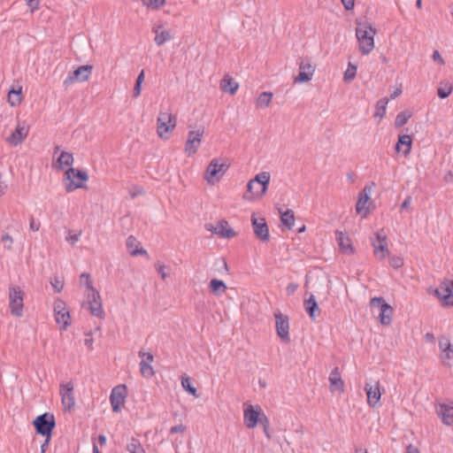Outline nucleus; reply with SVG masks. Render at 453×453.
<instances>
[{
  "label": "nucleus",
  "instance_id": "f257e3e1",
  "mask_svg": "<svg viewBox=\"0 0 453 453\" xmlns=\"http://www.w3.org/2000/svg\"><path fill=\"white\" fill-rule=\"evenodd\" d=\"M270 181V173L261 172L251 179L247 184V192L243 195V199L252 201L255 198L262 197L267 191Z\"/></svg>",
  "mask_w": 453,
  "mask_h": 453
},
{
  "label": "nucleus",
  "instance_id": "4be33fe9",
  "mask_svg": "<svg viewBox=\"0 0 453 453\" xmlns=\"http://www.w3.org/2000/svg\"><path fill=\"white\" fill-rule=\"evenodd\" d=\"M375 184L372 182L371 186H365L364 189L359 193L358 200L356 204V211L357 213L361 214L363 218L366 217L369 213V210L366 207L367 202L370 200V193L372 190V187Z\"/></svg>",
  "mask_w": 453,
  "mask_h": 453
},
{
  "label": "nucleus",
  "instance_id": "20e7f679",
  "mask_svg": "<svg viewBox=\"0 0 453 453\" xmlns=\"http://www.w3.org/2000/svg\"><path fill=\"white\" fill-rule=\"evenodd\" d=\"M177 123L176 116L168 111H160L157 119V132L161 139L167 140Z\"/></svg>",
  "mask_w": 453,
  "mask_h": 453
},
{
  "label": "nucleus",
  "instance_id": "f8f14e48",
  "mask_svg": "<svg viewBox=\"0 0 453 453\" xmlns=\"http://www.w3.org/2000/svg\"><path fill=\"white\" fill-rule=\"evenodd\" d=\"M93 66L91 65H81L74 71L69 73L66 79L64 81V86L68 88L74 82H84L88 81Z\"/></svg>",
  "mask_w": 453,
  "mask_h": 453
},
{
  "label": "nucleus",
  "instance_id": "9d476101",
  "mask_svg": "<svg viewBox=\"0 0 453 453\" xmlns=\"http://www.w3.org/2000/svg\"><path fill=\"white\" fill-rule=\"evenodd\" d=\"M370 306L373 308H379V320L380 324L388 326L391 323V318L393 313L392 307L385 303L382 297H373L370 301Z\"/></svg>",
  "mask_w": 453,
  "mask_h": 453
},
{
  "label": "nucleus",
  "instance_id": "680f3d73",
  "mask_svg": "<svg viewBox=\"0 0 453 453\" xmlns=\"http://www.w3.org/2000/svg\"><path fill=\"white\" fill-rule=\"evenodd\" d=\"M142 91V83H136L134 84V87L133 88V96L138 97L141 95Z\"/></svg>",
  "mask_w": 453,
  "mask_h": 453
},
{
  "label": "nucleus",
  "instance_id": "bf43d9fd",
  "mask_svg": "<svg viewBox=\"0 0 453 453\" xmlns=\"http://www.w3.org/2000/svg\"><path fill=\"white\" fill-rule=\"evenodd\" d=\"M342 3L347 11L352 10L355 5V0H342Z\"/></svg>",
  "mask_w": 453,
  "mask_h": 453
},
{
  "label": "nucleus",
  "instance_id": "dca6fc26",
  "mask_svg": "<svg viewBox=\"0 0 453 453\" xmlns=\"http://www.w3.org/2000/svg\"><path fill=\"white\" fill-rule=\"evenodd\" d=\"M87 300L90 313L99 319H104L105 313L103 309L102 299L99 292L96 289H93L92 292H88L87 294Z\"/></svg>",
  "mask_w": 453,
  "mask_h": 453
},
{
  "label": "nucleus",
  "instance_id": "ddd939ff",
  "mask_svg": "<svg viewBox=\"0 0 453 453\" xmlns=\"http://www.w3.org/2000/svg\"><path fill=\"white\" fill-rule=\"evenodd\" d=\"M54 312L56 322L61 326L62 329H66L71 324V316L63 300L58 298L54 302Z\"/></svg>",
  "mask_w": 453,
  "mask_h": 453
},
{
  "label": "nucleus",
  "instance_id": "69168bd1",
  "mask_svg": "<svg viewBox=\"0 0 453 453\" xmlns=\"http://www.w3.org/2000/svg\"><path fill=\"white\" fill-rule=\"evenodd\" d=\"M50 439H51V437H45L43 443L41 445V452L42 453H45V451L49 448Z\"/></svg>",
  "mask_w": 453,
  "mask_h": 453
},
{
  "label": "nucleus",
  "instance_id": "a19ab883",
  "mask_svg": "<svg viewBox=\"0 0 453 453\" xmlns=\"http://www.w3.org/2000/svg\"><path fill=\"white\" fill-rule=\"evenodd\" d=\"M127 449L129 453H145V450L141 445L139 440L134 438H132L127 443Z\"/></svg>",
  "mask_w": 453,
  "mask_h": 453
},
{
  "label": "nucleus",
  "instance_id": "0eeeda50",
  "mask_svg": "<svg viewBox=\"0 0 453 453\" xmlns=\"http://www.w3.org/2000/svg\"><path fill=\"white\" fill-rule=\"evenodd\" d=\"M364 390L367 396V404L372 408L380 406V398L385 389L381 387L380 380L366 382Z\"/></svg>",
  "mask_w": 453,
  "mask_h": 453
},
{
  "label": "nucleus",
  "instance_id": "423d86ee",
  "mask_svg": "<svg viewBox=\"0 0 453 453\" xmlns=\"http://www.w3.org/2000/svg\"><path fill=\"white\" fill-rule=\"evenodd\" d=\"M203 134L204 127L203 126H198L196 129L188 131L184 149L188 157L194 156L197 152V150L202 143Z\"/></svg>",
  "mask_w": 453,
  "mask_h": 453
},
{
  "label": "nucleus",
  "instance_id": "39448f33",
  "mask_svg": "<svg viewBox=\"0 0 453 453\" xmlns=\"http://www.w3.org/2000/svg\"><path fill=\"white\" fill-rule=\"evenodd\" d=\"M32 424L35 428L36 434L45 437H51L56 426L55 417L50 412H45L37 416Z\"/></svg>",
  "mask_w": 453,
  "mask_h": 453
},
{
  "label": "nucleus",
  "instance_id": "4d7b16f0",
  "mask_svg": "<svg viewBox=\"0 0 453 453\" xmlns=\"http://www.w3.org/2000/svg\"><path fill=\"white\" fill-rule=\"evenodd\" d=\"M29 227L30 230L36 232L40 229L41 223L39 221H35V219L32 217L30 219Z\"/></svg>",
  "mask_w": 453,
  "mask_h": 453
},
{
  "label": "nucleus",
  "instance_id": "5fc2aeb1",
  "mask_svg": "<svg viewBox=\"0 0 453 453\" xmlns=\"http://www.w3.org/2000/svg\"><path fill=\"white\" fill-rule=\"evenodd\" d=\"M185 430H186V426L184 425H182V424H180V425H177V426H174L171 427L170 433L171 434H181Z\"/></svg>",
  "mask_w": 453,
  "mask_h": 453
},
{
  "label": "nucleus",
  "instance_id": "0e129e2a",
  "mask_svg": "<svg viewBox=\"0 0 453 453\" xmlns=\"http://www.w3.org/2000/svg\"><path fill=\"white\" fill-rule=\"evenodd\" d=\"M143 194H144V190L142 188L135 187L134 191L133 190L130 191V196L132 198H134L136 196L143 195Z\"/></svg>",
  "mask_w": 453,
  "mask_h": 453
},
{
  "label": "nucleus",
  "instance_id": "a878e982",
  "mask_svg": "<svg viewBox=\"0 0 453 453\" xmlns=\"http://www.w3.org/2000/svg\"><path fill=\"white\" fill-rule=\"evenodd\" d=\"M437 414L444 425L451 426L453 424V403L451 404H440L437 409Z\"/></svg>",
  "mask_w": 453,
  "mask_h": 453
},
{
  "label": "nucleus",
  "instance_id": "e2e57ef3",
  "mask_svg": "<svg viewBox=\"0 0 453 453\" xmlns=\"http://www.w3.org/2000/svg\"><path fill=\"white\" fill-rule=\"evenodd\" d=\"M411 196H407L404 201L401 204V210H408L411 206Z\"/></svg>",
  "mask_w": 453,
  "mask_h": 453
},
{
  "label": "nucleus",
  "instance_id": "774afa93",
  "mask_svg": "<svg viewBox=\"0 0 453 453\" xmlns=\"http://www.w3.org/2000/svg\"><path fill=\"white\" fill-rule=\"evenodd\" d=\"M79 240V234H73L66 237V241L69 242L72 245L77 242Z\"/></svg>",
  "mask_w": 453,
  "mask_h": 453
},
{
  "label": "nucleus",
  "instance_id": "b1692460",
  "mask_svg": "<svg viewBox=\"0 0 453 453\" xmlns=\"http://www.w3.org/2000/svg\"><path fill=\"white\" fill-rule=\"evenodd\" d=\"M330 383V391L332 393L342 394L344 392V381L342 379L341 372L338 367L332 370L328 378Z\"/></svg>",
  "mask_w": 453,
  "mask_h": 453
},
{
  "label": "nucleus",
  "instance_id": "3c124183",
  "mask_svg": "<svg viewBox=\"0 0 453 453\" xmlns=\"http://www.w3.org/2000/svg\"><path fill=\"white\" fill-rule=\"evenodd\" d=\"M389 264L393 268L398 269L403 265V260L401 257L395 256L390 257Z\"/></svg>",
  "mask_w": 453,
  "mask_h": 453
},
{
  "label": "nucleus",
  "instance_id": "f3484780",
  "mask_svg": "<svg viewBox=\"0 0 453 453\" xmlns=\"http://www.w3.org/2000/svg\"><path fill=\"white\" fill-rule=\"evenodd\" d=\"M127 395V388L126 385L121 384L113 388L110 395V401L114 412L120 411L121 406L124 405Z\"/></svg>",
  "mask_w": 453,
  "mask_h": 453
},
{
  "label": "nucleus",
  "instance_id": "9b49d317",
  "mask_svg": "<svg viewBox=\"0 0 453 453\" xmlns=\"http://www.w3.org/2000/svg\"><path fill=\"white\" fill-rule=\"evenodd\" d=\"M441 302L443 306H453V280H445L438 288L430 291Z\"/></svg>",
  "mask_w": 453,
  "mask_h": 453
},
{
  "label": "nucleus",
  "instance_id": "a18cd8bd",
  "mask_svg": "<svg viewBox=\"0 0 453 453\" xmlns=\"http://www.w3.org/2000/svg\"><path fill=\"white\" fill-rule=\"evenodd\" d=\"M81 284H85V286H86L87 289L88 290V292H92L93 289H96L93 287V282H92L90 274H88L87 273H81Z\"/></svg>",
  "mask_w": 453,
  "mask_h": 453
},
{
  "label": "nucleus",
  "instance_id": "de8ad7c7",
  "mask_svg": "<svg viewBox=\"0 0 453 453\" xmlns=\"http://www.w3.org/2000/svg\"><path fill=\"white\" fill-rule=\"evenodd\" d=\"M142 4L152 9H159L165 3V0H142Z\"/></svg>",
  "mask_w": 453,
  "mask_h": 453
},
{
  "label": "nucleus",
  "instance_id": "cd10ccee",
  "mask_svg": "<svg viewBox=\"0 0 453 453\" xmlns=\"http://www.w3.org/2000/svg\"><path fill=\"white\" fill-rule=\"evenodd\" d=\"M336 240L338 242V245L340 247V250L346 254H352L354 252V248L351 244V241L349 237L342 233V232H337L336 233Z\"/></svg>",
  "mask_w": 453,
  "mask_h": 453
},
{
  "label": "nucleus",
  "instance_id": "aec40b11",
  "mask_svg": "<svg viewBox=\"0 0 453 453\" xmlns=\"http://www.w3.org/2000/svg\"><path fill=\"white\" fill-rule=\"evenodd\" d=\"M262 414H265L261 407L249 405L244 410V424L248 428H254L262 418Z\"/></svg>",
  "mask_w": 453,
  "mask_h": 453
},
{
  "label": "nucleus",
  "instance_id": "4c0bfd02",
  "mask_svg": "<svg viewBox=\"0 0 453 453\" xmlns=\"http://www.w3.org/2000/svg\"><path fill=\"white\" fill-rule=\"evenodd\" d=\"M388 103V98H381L376 103L374 112L375 118H379L380 119L385 116Z\"/></svg>",
  "mask_w": 453,
  "mask_h": 453
},
{
  "label": "nucleus",
  "instance_id": "412c9836",
  "mask_svg": "<svg viewBox=\"0 0 453 453\" xmlns=\"http://www.w3.org/2000/svg\"><path fill=\"white\" fill-rule=\"evenodd\" d=\"M439 349L441 352V359L444 366L453 365V347L447 338H441L439 340Z\"/></svg>",
  "mask_w": 453,
  "mask_h": 453
},
{
  "label": "nucleus",
  "instance_id": "338daca9",
  "mask_svg": "<svg viewBox=\"0 0 453 453\" xmlns=\"http://www.w3.org/2000/svg\"><path fill=\"white\" fill-rule=\"evenodd\" d=\"M139 357H146V360L148 363L149 362H152L154 360V357L151 353H145V352H142V351H139Z\"/></svg>",
  "mask_w": 453,
  "mask_h": 453
},
{
  "label": "nucleus",
  "instance_id": "58836bf2",
  "mask_svg": "<svg viewBox=\"0 0 453 453\" xmlns=\"http://www.w3.org/2000/svg\"><path fill=\"white\" fill-rule=\"evenodd\" d=\"M181 385L188 394L192 395L196 398L199 397V395L197 394V389L191 385L190 378L188 375L182 376Z\"/></svg>",
  "mask_w": 453,
  "mask_h": 453
},
{
  "label": "nucleus",
  "instance_id": "79ce46f5",
  "mask_svg": "<svg viewBox=\"0 0 453 453\" xmlns=\"http://www.w3.org/2000/svg\"><path fill=\"white\" fill-rule=\"evenodd\" d=\"M8 102L12 106H16L21 102V88L19 90L11 89L8 93Z\"/></svg>",
  "mask_w": 453,
  "mask_h": 453
},
{
  "label": "nucleus",
  "instance_id": "72a5a7b5",
  "mask_svg": "<svg viewBox=\"0 0 453 453\" xmlns=\"http://www.w3.org/2000/svg\"><path fill=\"white\" fill-rule=\"evenodd\" d=\"M73 163V157L72 153L62 151L58 158V168L63 170L65 166H70Z\"/></svg>",
  "mask_w": 453,
  "mask_h": 453
},
{
  "label": "nucleus",
  "instance_id": "8fccbe9b",
  "mask_svg": "<svg viewBox=\"0 0 453 453\" xmlns=\"http://www.w3.org/2000/svg\"><path fill=\"white\" fill-rule=\"evenodd\" d=\"M1 242L4 244V248L7 250H12L13 239L9 234H4L2 235Z\"/></svg>",
  "mask_w": 453,
  "mask_h": 453
},
{
  "label": "nucleus",
  "instance_id": "4468645a",
  "mask_svg": "<svg viewBox=\"0 0 453 453\" xmlns=\"http://www.w3.org/2000/svg\"><path fill=\"white\" fill-rule=\"evenodd\" d=\"M61 402L65 411H70L75 405L74 386L72 381L61 383L59 387Z\"/></svg>",
  "mask_w": 453,
  "mask_h": 453
},
{
  "label": "nucleus",
  "instance_id": "ea45409f",
  "mask_svg": "<svg viewBox=\"0 0 453 453\" xmlns=\"http://www.w3.org/2000/svg\"><path fill=\"white\" fill-rule=\"evenodd\" d=\"M305 294H304V308L308 315L311 318V295L308 296V288H309V274L305 276Z\"/></svg>",
  "mask_w": 453,
  "mask_h": 453
},
{
  "label": "nucleus",
  "instance_id": "a211bd4d",
  "mask_svg": "<svg viewBox=\"0 0 453 453\" xmlns=\"http://www.w3.org/2000/svg\"><path fill=\"white\" fill-rule=\"evenodd\" d=\"M372 246L373 247L374 256L379 260H384L389 256L388 249L387 236L380 233L375 234V238L372 240Z\"/></svg>",
  "mask_w": 453,
  "mask_h": 453
},
{
  "label": "nucleus",
  "instance_id": "c03bdc74",
  "mask_svg": "<svg viewBox=\"0 0 453 453\" xmlns=\"http://www.w3.org/2000/svg\"><path fill=\"white\" fill-rule=\"evenodd\" d=\"M411 117V114L409 111H401L399 112L395 119V127H401L404 126L409 119Z\"/></svg>",
  "mask_w": 453,
  "mask_h": 453
},
{
  "label": "nucleus",
  "instance_id": "37998d69",
  "mask_svg": "<svg viewBox=\"0 0 453 453\" xmlns=\"http://www.w3.org/2000/svg\"><path fill=\"white\" fill-rule=\"evenodd\" d=\"M140 372L144 378H151L154 375L153 367L145 360L140 363Z\"/></svg>",
  "mask_w": 453,
  "mask_h": 453
},
{
  "label": "nucleus",
  "instance_id": "2f4dec72",
  "mask_svg": "<svg viewBox=\"0 0 453 453\" xmlns=\"http://www.w3.org/2000/svg\"><path fill=\"white\" fill-rule=\"evenodd\" d=\"M209 288H210V292L211 294L219 296L226 292L227 287L223 280H218V279H212L210 281Z\"/></svg>",
  "mask_w": 453,
  "mask_h": 453
},
{
  "label": "nucleus",
  "instance_id": "6e6d98bb",
  "mask_svg": "<svg viewBox=\"0 0 453 453\" xmlns=\"http://www.w3.org/2000/svg\"><path fill=\"white\" fill-rule=\"evenodd\" d=\"M297 288H298V285L296 283H294V282L289 283L286 288L287 295L288 296L293 295Z\"/></svg>",
  "mask_w": 453,
  "mask_h": 453
},
{
  "label": "nucleus",
  "instance_id": "c9c22d12",
  "mask_svg": "<svg viewBox=\"0 0 453 453\" xmlns=\"http://www.w3.org/2000/svg\"><path fill=\"white\" fill-rule=\"evenodd\" d=\"M272 92H262L257 99V106L260 108H266L271 104L273 99Z\"/></svg>",
  "mask_w": 453,
  "mask_h": 453
},
{
  "label": "nucleus",
  "instance_id": "bb28decb",
  "mask_svg": "<svg viewBox=\"0 0 453 453\" xmlns=\"http://www.w3.org/2000/svg\"><path fill=\"white\" fill-rule=\"evenodd\" d=\"M126 245L129 254L133 257H136L138 255L148 256V252L143 248H139L140 242L133 235L127 237Z\"/></svg>",
  "mask_w": 453,
  "mask_h": 453
},
{
  "label": "nucleus",
  "instance_id": "13d9d810",
  "mask_svg": "<svg viewBox=\"0 0 453 453\" xmlns=\"http://www.w3.org/2000/svg\"><path fill=\"white\" fill-rule=\"evenodd\" d=\"M27 4L32 12L39 9V1L37 0H27Z\"/></svg>",
  "mask_w": 453,
  "mask_h": 453
},
{
  "label": "nucleus",
  "instance_id": "c85d7f7f",
  "mask_svg": "<svg viewBox=\"0 0 453 453\" xmlns=\"http://www.w3.org/2000/svg\"><path fill=\"white\" fill-rule=\"evenodd\" d=\"M412 141L410 135L403 134L398 138V142L395 144V150L397 152H403V155L407 156L410 154L411 150Z\"/></svg>",
  "mask_w": 453,
  "mask_h": 453
},
{
  "label": "nucleus",
  "instance_id": "09e8293b",
  "mask_svg": "<svg viewBox=\"0 0 453 453\" xmlns=\"http://www.w3.org/2000/svg\"><path fill=\"white\" fill-rule=\"evenodd\" d=\"M258 423H260L263 426V430H264L265 434L266 435V437L268 439H270L271 438V435L269 433L270 423H269V419L265 414H262V418Z\"/></svg>",
  "mask_w": 453,
  "mask_h": 453
},
{
  "label": "nucleus",
  "instance_id": "f03ea898",
  "mask_svg": "<svg viewBox=\"0 0 453 453\" xmlns=\"http://www.w3.org/2000/svg\"><path fill=\"white\" fill-rule=\"evenodd\" d=\"M376 30L368 23H358L356 28V36L359 42V50L364 55L369 54L374 48V35Z\"/></svg>",
  "mask_w": 453,
  "mask_h": 453
},
{
  "label": "nucleus",
  "instance_id": "603ef678",
  "mask_svg": "<svg viewBox=\"0 0 453 453\" xmlns=\"http://www.w3.org/2000/svg\"><path fill=\"white\" fill-rule=\"evenodd\" d=\"M54 290L57 292V293H59L63 290V288H64V281L59 280L58 278H54L51 281H50Z\"/></svg>",
  "mask_w": 453,
  "mask_h": 453
},
{
  "label": "nucleus",
  "instance_id": "7c9ffc66",
  "mask_svg": "<svg viewBox=\"0 0 453 453\" xmlns=\"http://www.w3.org/2000/svg\"><path fill=\"white\" fill-rule=\"evenodd\" d=\"M220 88L224 92H228L231 95L235 94L239 85L231 77L226 75L220 82Z\"/></svg>",
  "mask_w": 453,
  "mask_h": 453
},
{
  "label": "nucleus",
  "instance_id": "473e14b6",
  "mask_svg": "<svg viewBox=\"0 0 453 453\" xmlns=\"http://www.w3.org/2000/svg\"><path fill=\"white\" fill-rule=\"evenodd\" d=\"M311 65L309 63L304 64L303 62L300 63V73L298 75L294 77V82L295 83H303V82H308L311 77L309 73L305 71L306 68H310Z\"/></svg>",
  "mask_w": 453,
  "mask_h": 453
},
{
  "label": "nucleus",
  "instance_id": "052dcab7",
  "mask_svg": "<svg viewBox=\"0 0 453 453\" xmlns=\"http://www.w3.org/2000/svg\"><path fill=\"white\" fill-rule=\"evenodd\" d=\"M432 58L434 61L438 62L441 65H444V60L438 50L434 51Z\"/></svg>",
  "mask_w": 453,
  "mask_h": 453
},
{
  "label": "nucleus",
  "instance_id": "c756f323",
  "mask_svg": "<svg viewBox=\"0 0 453 453\" xmlns=\"http://www.w3.org/2000/svg\"><path fill=\"white\" fill-rule=\"evenodd\" d=\"M163 27L161 25L157 27H154L152 28V31L156 34L155 36V42L157 46L163 45L167 41H170L172 39V35L170 33L166 30L159 31Z\"/></svg>",
  "mask_w": 453,
  "mask_h": 453
},
{
  "label": "nucleus",
  "instance_id": "393cba45",
  "mask_svg": "<svg viewBox=\"0 0 453 453\" xmlns=\"http://www.w3.org/2000/svg\"><path fill=\"white\" fill-rule=\"evenodd\" d=\"M29 128L25 124H18L13 133L6 139V142L12 146L20 144L27 136Z\"/></svg>",
  "mask_w": 453,
  "mask_h": 453
},
{
  "label": "nucleus",
  "instance_id": "1a4fd4ad",
  "mask_svg": "<svg viewBox=\"0 0 453 453\" xmlns=\"http://www.w3.org/2000/svg\"><path fill=\"white\" fill-rule=\"evenodd\" d=\"M229 165L226 164H220L217 158L212 159L206 168L205 179L209 184H215L218 182L223 174L226 172Z\"/></svg>",
  "mask_w": 453,
  "mask_h": 453
},
{
  "label": "nucleus",
  "instance_id": "5701e85b",
  "mask_svg": "<svg viewBox=\"0 0 453 453\" xmlns=\"http://www.w3.org/2000/svg\"><path fill=\"white\" fill-rule=\"evenodd\" d=\"M208 231L212 232L215 234L220 235L224 238H233L236 235L234 230L229 226L228 222L226 220H221L218 226H213L209 224L205 226Z\"/></svg>",
  "mask_w": 453,
  "mask_h": 453
},
{
  "label": "nucleus",
  "instance_id": "e433bc0d",
  "mask_svg": "<svg viewBox=\"0 0 453 453\" xmlns=\"http://www.w3.org/2000/svg\"><path fill=\"white\" fill-rule=\"evenodd\" d=\"M280 220L288 229H291L295 223L294 212L291 210H287L285 212H280Z\"/></svg>",
  "mask_w": 453,
  "mask_h": 453
},
{
  "label": "nucleus",
  "instance_id": "6e6552de",
  "mask_svg": "<svg viewBox=\"0 0 453 453\" xmlns=\"http://www.w3.org/2000/svg\"><path fill=\"white\" fill-rule=\"evenodd\" d=\"M24 291L19 287L9 288V307L12 315L15 317H21L23 314V297Z\"/></svg>",
  "mask_w": 453,
  "mask_h": 453
},
{
  "label": "nucleus",
  "instance_id": "2eb2a0df",
  "mask_svg": "<svg viewBox=\"0 0 453 453\" xmlns=\"http://www.w3.org/2000/svg\"><path fill=\"white\" fill-rule=\"evenodd\" d=\"M275 327L278 336L285 342L290 341L289 338V321L287 315L282 314L280 311L274 312Z\"/></svg>",
  "mask_w": 453,
  "mask_h": 453
},
{
  "label": "nucleus",
  "instance_id": "49530a36",
  "mask_svg": "<svg viewBox=\"0 0 453 453\" xmlns=\"http://www.w3.org/2000/svg\"><path fill=\"white\" fill-rule=\"evenodd\" d=\"M357 74V67L353 65L351 63L349 64L347 70L344 73V81H352Z\"/></svg>",
  "mask_w": 453,
  "mask_h": 453
},
{
  "label": "nucleus",
  "instance_id": "6ab92c4d",
  "mask_svg": "<svg viewBox=\"0 0 453 453\" xmlns=\"http://www.w3.org/2000/svg\"><path fill=\"white\" fill-rule=\"evenodd\" d=\"M251 224L256 236L262 242H268L270 239L267 223L264 218H257L255 214L251 216Z\"/></svg>",
  "mask_w": 453,
  "mask_h": 453
},
{
  "label": "nucleus",
  "instance_id": "864d4df0",
  "mask_svg": "<svg viewBox=\"0 0 453 453\" xmlns=\"http://www.w3.org/2000/svg\"><path fill=\"white\" fill-rule=\"evenodd\" d=\"M157 270V273L160 274L161 278L163 280H165L167 278V273H165V269L167 268V266L164 265H160L159 263H157L155 265Z\"/></svg>",
  "mask_w": 453,
  "mask_h": 453
},
{
  "label": "nucleus",
  "instance_id": "f704fd0d",
  "mask_svg": "<svg viewBox=\"0 0 453 453\" xmlns=\"http://www.w3.org/2000/svg\"><path fill=\"white\" fill-rule=\"evenodd\" d=\"M453 90L451 83L443 81L440 82V87L437 89V95L440 98L444 99L448 97Z\"/></svg>",
  "mask_w": 453,
  "mask_h": 453
},
{
  "label": "nucleus",
  "instance_id": "7ed1b4c3",
  "mask_svg": "<svg viewBox=\"0 0 453 453\" xmlns=\"http://www.w3.org/2000/svg\"><path fill=\"white\" fill-rule=\"evenodd\" d=\"M88 180V175L87 172L71 167L64 175L65 190L72 192L77 188H83L86 187L84 182Z\"/></svg>",
  "mask_w": 453,
  "mask_h": 453
}]
</instances>
